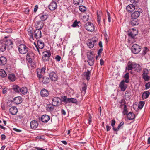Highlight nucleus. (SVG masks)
I'll return each instance as SVG.
<instances>
[{
	"instance_id": "6",
	"label": "nucleus",
	"mask_w": 150,
	"mask_h": 150,
	"mask_svg": "<svg viewBox=\"0 0 150 150\" xmlns=\"http://www.w3.org/2000/svg\"><path fill=\"white\" fill-rule=\"evenodd\" d=\"M34 45L36 48V50L40 54L39 49H42L44 46V44L43 41L41 40H38L37 42V45L34 43Z\"/></svg>"
},
{
	"instance_id": "43",
	"label": "nucleus",
	"mask_w": 150,
	"mask_h": 150,
	"mask_svg": "<svg viewBox=\"0 0 150 150\" xmlns=\"http://www.w3.org/2000/svg\"><path fill=\"white\" fill-rule=\"evenodd\" d=\"M27 33L30 36V38L33 40H34V37L33 36V32L30 29H28L27 30Z\"/></svg>"
},
{
	"instance_id": "28",
	"label": "nucleus",
	"mask_w": 150,
	"mask_h": 150,
	"mask_svg": "<svg viewBox=\"0 0 150 150\" xmlns=\"http://www.w3.org/2000/svg\"><path fill=\"white\" fill-rule=\"evenodd\" d=\"M42 79L41 81L44 84H47L50 82V79L48 77L44 76L42 77Z\"/></svg>"
},
{
	"instance_id": "26",
	"label": "nucleus",
	"mask_w": 150,
	"mask_h": 150,
	"mask_svg": "<svg viewBox=\"0 0 150 150\" xmlns=\"http://www.w3.org/2000/svg\"><path fill=\"white\" fill-rule=\"evenodd\" d=\"M8 78L11 81H14L16 80V77L13 73H11L8 74Z\"/></svg>"
},
{
	"instance_id": "61",
	"label": "nucleus",
	"mask_w": 150,
	"mask_h": 150,
	"mask_svg": "<svg viewBox=\"0 0 150 150\" xmlns=\"http://www.w3.org/2000/svg\"><path fill=\"white\" fill-rule=\"evenodd\" d=\"M103 50L102 48H100L99 49L98 52V56L100 55L102 53V51Z\"/></svg>"
},
{
	"instance_id": "45",
	"label": "nucleus",
	"mask_w": 150,
	"mask_h": 150,
	"mask_svg": "<svg viewBox=\"0 0 150 150\" xmlns=\"http://www.w3.org/2000/svg\"><path fill=\"white\" fill-rule=\"evenodd\" d=\"M142 78L145 81H148L150 80V77L148 75H142Z\"/></svg>"
},
{
	"instance_id": "51",
	"label": "nucleus",
	"mask_w": 150,
	"mask_h": 150,
	"mask_svg": "<svg viewBox=\"0 0 150 150\" xmlns=\"http://www.w3.org/2000/svg\"><path fill=\"white\" fill-rule=\"evenodd\" d=\"M87 85L86 84L83 83V84L82 88V91H84V92H86V91L87 88Z\"/></svg>"
},
{
	"instance_id": "25",
	"label": "nucleus",
	"mask_w": 150,
	"mask_h": 150,
	"mask_svg": "<svg viewBox=\"0 0 150 150\" xmlns=\"http://www.w3.org/2000/svg\"><path fill=\"white\" fill-rule=\"evenodd\" d=\"M139 24L138 19L131 18L130 20V24L133 25L135 26Z\"/></svg>"
},
{
	"instance_id": "13",
	"label": "nucleus",
	"mask_w": 150,
	"mask_h": 150,
	"mask_svg": "<svg viewBox=\"0 0 150 150\" xmlns=\"http://www.w3.org/2000/svg\"><path fill=\"white\" fill-rule=\"evenodd\" d=\"M35 28H37V29L40 30L43 28L44 23L42 21H38L35 23Z\"/></svg>"
},
{
	"instance_id": "22",
	"label": "nucleus",
	"mask_w": 150,
	"mask_h": 150,
	"mask_svg": "<svg viewBox=\"0 0 150 150\" xmlns=\"http://www.w3.org/2000/svg\"><path fill=\"white\" fill-rule=\"evenodd\" d=\"M119 87L120 88L121 90L124 91L127 88V85L123 83V81H121L119 84Z\"/></svg>"
},
{
	"instance_id": "14",
	"label": "nucleus",
	"mask_w": 150,
	"mask_h": 150,
	"mask_svg": "<svg viewBox=\"0 0 150 150\" xmlns=\"http://www.w3.org/2000/svg\"><path fill=\"white\" fill-rule=\"evenodd\" d=\"M57 4L56 2L52 1L48 6L49 9L51 11L54 10L57 8Z\"/></svg>"
},
{
	"instance_id": "24",
	"label": "nucleus",
	"mask_w": 150,
	"mask_h": 150,
	"mask_svg": "<svg viewBox=\"0 0 150 150\" xmlns=\"http://www.w3.org/2000/svg\"><path fill=\"white\" fill-rule=\"evenodd\" d=\"M7 62L6 58L2 56L0 57V65H4Z\"/></svg>"
},
{
	"instance_id": "56",
	"label": "nucleus",
	"mask_w": 150,
	"mask_h": 150,
	"mask_svg": "<svg viewBox=\"0 0 150 150\" xmlns=\"http://www.w3.org/2000/svg\"><path fill=\"white\" fill-rule=\"evenodd\" d=\"M97 17H100L101 18V16L102 15V13L101 11H97Z\"/></svg>"
},
{
	"instance_id": "20",
	"label": "nucleus",
	"mask_w": 150,
	"mask_h": 150,
	"mask_svg": "<svg viewBox=\"0 0 150 150\" xmlns=\"http://www.w3.org/2000/svg\"><path fill=\"white\" fill-rule=\"evenodd\" d=\"M126 8L128 12H132L135 9V6L133 4H130L127 6Z\"/></svg>"
},
{
	"instance_id": "2",
	"label": "nucleus",
	"mask_w": 150,
	"mask_h": 150,
	"mask_svg": "<svg viewBox=\"0 0 150 150\" xmlns=\"http://www.w3.org/2000/svg\"><path fill=\"white\" fill-rule=\"evenodd\" d=\"M88 60L87 61L90 66L93 65L94 62V56L91 52H88L87 54Z\"/></svg>"
},
{
	"instance_id": "5",
	"label": "nucleus",
	"mask_w": 150,
	"mask_h": 150,
	"mask_svg": "<svg viewBox=\"0 0 150 150\" xmlns=\"http://www.w3.org/2000/svg\"><path fill=\"white\" fill-rule=\"evenodd\" d=\"M141 47L137 44H134L131 47L132 52L134 54H138L141 50Z\"/></svg>"
},
{
	"instance_id": "59",
	"label": "nucleus",
	"mask_w": 150,
	"mask_h": 150,
	"mask_svg": "<svg viewBox=\"0 0 150 150\" xmlns=\"http://www.w3.org/2000/svg\"><path fill=\"white\" fill-rule=\"evenodd\" d=\"M45 68L44 67H42L40 70V72L44 74L45 73Z\"/></svg>"
},
{
	"instance_id": "36",
	"label": "nucleus",
	"mask_w": 150,
	"mask_h": 150,
	"mask_svg": "<svg viewBox=\"0 0 150 150\" xmlns=\"http://www.w3.org/2000/svg\"><path fill=\"white\" fill-rule=\"evenodd\" d=\"M53 105L52 104H49L47 105L46 107L47 110L48 111H51L53 110L54 107Z\"/></svg>"
},
{
	"instance_id": "9",
	"label": "nucleus",
	"mask_w": 150,
	"mask_h": 150,
	"mask_svg": "<svg viewBox=\"0 0 150 150\" xmlns=\"http://www.w3.org/2000/svg\"><path fill=\"white\" fill-rule=\"evenodd\" d=\"M61 100L60 98L58 97H54L52 100V104L55 106H58L61 103Z\"/></svg>"
},
{
	"instance_id": "37",
	"label": "nucleus",
	"mask_w": 150,
	"mask_h": 150,
	"mask_svg": "<svg viewBox=\"0 0 150 150\" xmlns=\"http://www.w3.org/2000/svg\"><path fill=\"white\" fill-rule=\"evenodd\" d=\"M80 23V21H77V20H76L71 25V26L73 27H79V26L78 24Z\"/></svg>"
},
{
	"instance_id": "21",
	"label": "nucleus",
	"mask_w": 150,
	"mask_h": 150,
	"mask_svg": "<svg viewBox=\"0 0 150 150\" xmlns=\"http://www.w3.org/2000/svg\"><path fill=\"white\" fill-rule=\"evenodd\" d=\"M43 55L42 56L43 59H48L50 56L51 53L49 51H47L43 52Z\"/></svg>"
},
{
	"instance_id": "35",
	"label": "nucleus",
	"mask_w": 150,
	"mask_h": 150,
	"mask_svg": "<svg viewBox=\"0 0 150 150\" xmlns=\"http://www.w3.org/2000/svg\"><path fill=\"white\" fill-rule=\"evenodd\" d=\"M133 64L132 62H129L127 64V67L126 68V69L128 71L132 70L133 69Z\"/></svg>"
},
{
	"instance_id": "29",
	"label": "nucleus",
	"mask_w": 150,
	"mask_h": 150,
	"mask_svg": "<svg viewBox=\"0 0 150 150\" xmlns=\"http://www.w3.org/2000/svg\"><path fill=\"white\" fill-rule=\"evenodd\" d=\"M139 16V12L135 11L131 15V17L132 18L137 19Z\"/></svg>"
},
{
	"instance_id": "4",
	"label": "nucleus",
	"mask_w": 150,
	"mask_h": 150,
	"mask_svg": "<svg viewBox=\"0 0 150 150\" xmlns=\"http://www.w3.org/2000/svg\"><path fill=\"white\" fill-rule=\"evenodd\" d=\"M7 37L6 36L5 38L2 40L3 42L6 46V47H7L9 49H11L13 47V43L12 41L10 39H7Z\"/></svg>"
},
{
	"instance_id": "30",
	"label": "nucleus",
	"mask_w": 150,
	"mask_h": 150,
	"mask_svg": "<svg viewBox=\"0 0 150 150\" xmlns=\"http://www.w3.org/2000/svg\"><path fill=\"white\" fill-rule=\"evenodd\" d=\"M41 21H42V22L46 20L48 18V15L45 14H40L39 15Z\"/></svg>"
},
{
	"instance_id": "63",
	"label": "nucleus",
	"mask_w": 150,
	"mask_h": 150,
	"mask_svg": "<svg viewBox=\"0 0 150 150\" xmlns=\"http://www.w3.org/2000/svg\"><path fill=\"white\" fill-rule=\"evenodd\" d=\"M124 124V122L123 121L121 122L117 127L119 129Z\"/></svg>"
},
{
	"instance_id": "49",
	"label": "nucleus",
	"mask_w": 150,
	"mask_h": 150,
	"mask_svg": "<svg viewBox=\"0 0 150 150\" xmlns=\"http://www.w3.org/2000/svg\"><path fill=\"white\" fill-rule=\"evenodd\" d=\"M144 104L143 101H140L138 107L140 109H142Z\"/></svg>"
},
{
	"instance_id": "33",
	"label": "nucleus",
	"mask_w": 150,
	"mask_h": 150,
	"mask_svg": "<svg viewBox=\"0 0 150 150\" xmlns=\"http://www.w3.org/2000/svg\"><path fill=\"white\" fill-rule=\"evenodd\" d=\"M13 91L16 93H18L20 92V88L17 85H14L13 86Z\"/></svg>"
},
{
	"instance_id": "16",
	"label": "nucleus",
	"mask_w": 150,
	"mask_h": 150,
	"mask_svg": "<svg viewBox=\"0 0 150 150\" xmlns=\"http://www.w3.org/2000/svg\"><path fill=\"white\" fill-rule=\"evenodd\" d=\"M48 91L44 88L42 89L40 92L41 96L43 97H47L49 95Z\"/></svg>"
},
{
	"instance_id": "3",
	"label": "nucleus",
	"mask_w": 150,
	"mask_h": 150,
	"mask_svg": "<svg viewBox=\"0 0 150 150\" xmlns=\"http://www.w3.org/2000/svg\"><path fill=\"white\" fill-rule=\"evenodd\" d=\"M35 55L31 50L27 53L26 59L28 63H31L33 62L34 59Z\"/></svg>"
},
{
	"instance_id": "12",
	"label": "nucleus",
	"mask_w": 150,
	"mask_h": 150,
	"mask_svg": "<svg viewBox=\"0 0 150 150\" xmlns=\"http://www.w3.org/2000/svg\"><path fill=\"white\" fill-rule=\"evenodd\" d=\"M33 35L34 38L36 39L40 38L42 36L41 30L39 29L35 30L34 32Z\"/></svg>"
},
{
	"instance_id": "18",
	"label": "nucleus",
	"mask_w": 150,
	"mask_h": 150,
	"mask_svg": "<svg viewBox=\"0 0 150 150\" xmlns=\"http://www.w3.org/2000/svg\"><path fill=\"white\" fill-rule=\"evenodd\" d=\"M38 122L35 120H33L30 122V126L31 128L33 129H35L38 126Z\"/></svg>"
},
{
	"instance_id": "34",
	"label": "nucleus",
	"mask_w": 150,
	"mask_h": 150,
	"mask_svg": "<svg viewBox=\"0 0 150 150\" xmlns=\"http://www.w3.org/2000/svg\"><path fill=\"white\" fill-rule=\"evenodd\" d=\"M91 74V72L88 70H87L86 72L84 73V76L85 77L86 79L88 81L90 79V75Z\"/></svg>"
},
{
	"instance_id": "47",
	"label": "nucleus",
	"mask_w": 150,
	"mask_h": 150,
	"mask_svg": "<svg viewBox=\"0 0 150 150\" xmlns=\"http://www.w3.org/2000/svg\"><path fill=\"white\" fill-rule=\"evenodd\" d=\"M128 111L127 110V108L126 105H124V110L123 111V114L124 115H127V114Z\"/></svg>"
},
{
	"instance_id": "44",
	"label": "nucleus",
	"mask_w": 150,
	"mask_h": 150,
	"mask_svg": "<svg viewBox=\"0 0 150 150\" xmlns=\"http://www.w3.org/2000/svg\"><path fill=\"white\" fill-rule=\"evenodd\" d=\"M149 74V71L148 69L144 68L143 70L142 75H147Z\"/></svg>"
},
{
	"instance_id": "62",
	"label": "nucleus",
	"mask_w": 150,
	"mask_h": 150,
	"mask_svg": "<svg viewBox=\"0 0 150 150\" xmlns=\"http://www.w3.org/2000/svg\"><path fill=\"white\" fill-rule=\"evenodd\" d=\"M124 77L125 79H129V73H127L124 75Z\"/></svg>"
},
{
	"instance_id": "23",
	"label": "nucleus",
	"mask_w": 150,
	"mask_h": 150,
	"mask_svg": "<svg viewBox=\"0 0 150 150\" xmlns=\"http://www.w3.org/2000/svg\"><path fill=\"white\" fill-rule=\"evenodd\" d=\"M13 101L14 103L16 104H18L21 103L22 101V99L20 96H18L15 97L13 99Z\"/></svg>"
},
{
	"instance_id": "31",
	"label": "nucleus",
	"mask_w": 150,
	"mask_h": 150,
	"mask_svg": "<svg viewBox=\"0 0 150 150\" xmlns=\"http://www.w3.org/2000/svg\"><path fill=\"white\" fill-rule=\"evenodd\" d=\"M150 93V92L148 91L144 92L142 95V98L143 99H146L149 96Z\"/></svg>"
},
{
	"instance_id": "19",
	"label": "nucleus",
	"mask_w": 150,
	"mask_h": 150,
	"mask_svg": "<svg viewBox=\"0 0 150 150\" xmlns=\"http://www.w3.org/2000/svg\"><path fill=\"white\" fill-rule=\"evenodd\" d=\"M6 48V46L2 40L0 41V52L5 51Z\"/></svg>"
},
{
	"instance_id": "58",
	"label": "nucleus",
	"mask_w": 150,
	"mask_h": 150,
	"mask_svg": "<svg viewBox=\"0 0 150 150\" xmlns=\"http://www.w3.org/2000/svg\"><path fill=\"white\" fill-rule=\"evenodd\" d=\"M139 0H130V2L132 3L136 4L139 2Z\"/></svg>"
},
{
	"instance_id": "48",
	"label": "nucleus",
	"mask_w": 150,
	"mask_h": 150,
	"mask_svg": "<svg viewBox=\"0 0 150 150\" xmlns=\"http://www.w3.org/2000/svg\"><path fill=\"white\" fill-rule=\"evenodd\" d=\"M148 51V49L147 47H145L142 52V56H144Z\"/></svg>"
},
{
	"instance_id": "64",
	"label": "nucleus",
	"mask_w": 150,
	"mask_h": 150,
	"mask_svg": "<svg viewBox=\"0 0 150 150\" xmlns=\"http://www.w3.org/2000/svg\"><path fill=\"white\" fill-rule=\"evenodd\" d=\"M6 138V136L4 134H2L1 135V139L2 140H4Z\"/></svg>"
},
{
	"instance_id": "8",
	"label": "nucleus",
	"mask_w": 150,
	"mask_h": 150,
	"mask_svg": "<svg viewBox=\"0 0 150 150\" xmlns=\"http://www.w3.org/2000/svg\"><path fill=\"white\" fill-rule=\"evenodd\" d=\"M85 28L89 31L92 32L95 29L94 25L90 22H87L85 25Z\"/></svg>"
},
{
	"instance_id": "41",
	"label": "nucleus",
	"mask_w": 150,
	"mask_h": 150,
	"mask_svg": "<svg viewBox=\"0 0 150 150\" xmlns=\"http://www.w3.org/2000/svg\"><path fill=\"white\" fill-rule=\"evenodd\" d=\"M69 99L66 96H61L62 101L65 103H68Z\"/></svg>"
},
{
	"instance_id": "17",
	"label": "nucleus",
	"mask_w": 150,
	"mask_h": 150,
	"mask_svg": "<svg viewBox=\"0 0 150 150\" xmlns=\"http://www.w3.org/2000/svg\"><path fill=\"white\" fill-rule=\"evenodd\" d=\"M9 112L11 114L13 115H15L18 112V110L16 107L12 106L10 108Z\"/></svg>"
},
{
	"instance_id": "27",
	"label": "nucleus",
	"mask_w": 150,
	"mask_h": 150,
	"mask_svg": "<svg viewBox=\"0 0 150 150\" xmlns=\"http://www.w3.org/2000/svg\"><path fill=\"white\" fill-rule=\"evenodd\" d=\"M127 117L129 120H132L135 118V115L133 113L130 112L127 115Z\"/></svg>"
},
{
	"instance_id": "11",
	"label": "nucleus",
	"mask_w": 150,
	"mask_h": 150,
	"mask_svg": "<svg viewBox=\"0 0 150 150\" xmlns=\"http://www.w3.org/2000/svg\"><path fill=\"white\" fill-rule=\"evenodd\" d=\"M49 76L51 80L53 81H56L58 79L57 74L54 71L51 72L49 74Z\"/></svg>"
},
{
	"instance_id": "1",
	"label": "nucleus",
	"mask_w": 150,
	"mask_h": 150,
	"mask_svg": "<svg viewBox=\"0 0 150 150\" xmlns=\"http://www.w3.org/2000/svg\"><path fill=\"white\" fill-rule=\"evenodd\" d=\"M19 52L22 54H25L28 53L31 50L26 46L23 44H21L18 47Z\"/></svg>"
},
{
	"instance_id": "7",
	"label": "nucleus",
	"mask_w": 150,
	"mask_h": 150,
	"mask_svg": "<svg viewBox=\"0 0 150 150\" xmlns=\"http://www.w3.org/2000/svg\"><path fill=\"white\" fill-rule=\"evenodd\" d=\"M97 40L96 37H93L89 39L87 42V46L90 48H92L94 46L95 43L97 41Z\"/></svg>"
},
{
	"instance_id": "32",
	"label": "nucleus",
	"mask_w": 150,
	"mask_h": 150,
	"mask_svg": "<svg viewBox=\"0 0 150 150\" xmlns=\"http://www.w3.org/2000/svg\"><path fill=\"white\" fill-rule=\"evenodd\" d=\"M28 92V90L26 87H23L21 88H20V92H21L23 94H25Z\"/></svg>"
},
{
	"instance_id": "50",
	"label": "nucleus",
	"mask_w": 150,
	"mask_h": 150,
	"mask_svg": "<svg viewBox=\"0 0 150 150\" xmlns=\"http://www.w3.org/2000/svg\"><path fill=\"white\" fill-rule=\"evenodd\" d=\"M38 77L39 78V80H40L42 77V76L43 75V74L40 71H38L37 72Z\"/></svg>"
},
{
	"instance_id": "40",
	"label": "nucleus",
	"mask_w": 150,
	"mask_h": 150,
	"mask_svg": "<svg viewBox=\"0 0 150 150\" xmlns=\"http://www.w3.org/2000/svg\"><path fill=\"white\" fill-rule=\"evenodd\" d=\"M130 93L127 91H126L125 95V99L126 100H128L130 99Z\"/></svg>"
},
{
	"instance_id": "53",
	"label": "nucleus",
	"mask_w": 150,
	"mask_h": 150,
	"mask_svg": "<svg viewBox=\"0 0 150 150\" xmlns=\"http://www.w3.org/2000/svg\"><path fill=\"white\" fill-rule=\"evenodd\" d=\"M146 89H148L150 88V82L147 83L145 85Z\"/></svg>"
},
{
	"instance_id": "15",
	"label": "nucleus",
	"mask_w": 150,
	"mask_h": 150,
	"mask_svg": "<svg viewBox=\"0 0 150 150\" xmlns=\"http://www.w3.org/2000/svg\"><path fill=\"white\" fill-rule=\"evenodd\" d=\"M50 119V117L49 116L47 115H44L42 116L41 118V120L43 122L46 123Z\"/></svg>"
},
{
	"instance_id": "60",
	"label": "nucleus",
	"mask_w": 150,
	"mask_h": 150,
	"mask_svg": "<svg viewBox=\"0 0 150 150\" xmlns=\"http://www.w3.org/2000/svg\"><path fill=\"white\" fill-rule=\"evenodd\" d=\"M115 123L116 122L115 120L114 119L112 120V122L111 124V126L112 127H114V125H115Z\"/></svg>"
},
{
	"instance_id": "42",
	"label": "nucleus",
	"mask_w": 150,
	"mask_h": 150,
	"mask_svg": "<svg viewBox=\"0 0 150 150\" xmlns=\"http://www.w3.org/2000/svg\"><path fill=\"white\" fill-rule=\"evenodd\" d=\"M78 102L77 100L74 98H71L69 99L68 103H76Z\"/></svg>"
},
{
	"instance_id": "39",
	"label": "nucleus",
	"mask_w": 150,
	"mask_h": 150,
	"mask_svg": "<svg viewBox=\"0 0 150 150\" xmlns=\"http://www.w3.org/2000/svg\"><path fill=\"white\" fill-rule=\"evenodd\" d=\"M6 76L7 74L4 70L1 69L0 70V76L4 78L6 77Z\"/></svg>"
},
{
	"instance_id": "38",
	"label": "nucleus",
	"mask_w": 150,
	"mask_h": 150,
	"mask_svg": "<svg viewBox=\"0 0 150 150\" xmlns=\"http://www.w3.org/2000/svg\"><path fill=\"white\" fill-rule=\"evenodd\" d=\"M73 3L75 5H81L83 3V0H73Z\"/></svg>"
},
{
	"instance_id": "46",
	"label": "nucleus",
	"mask_w": 150,
	"mask_h": 150,
	"mask_svg": "<svg viewBox=\"0 0 150 150\" xmlns=\"http://www.w3.org/2000/svg\"><path fill=\"white\" fill-rule=\"evenodd\" d=\"M79 9L82 12H84L86 11V8L84 6H80L79 7Z\"/></svg>"
},
{
	"instance_id": "10",
	"label": "nucleus",
	"mask_w": 150,
	"mask_h": 150,
	"mask_svg": "<svg viewBox=\"0 0 150 150\" xmlns=\"http://www.w3.org/2000/svg\"><path fill=\"white\" fill-rule=\"evenodd\" d=\"M137 34V30L134 28H132L129 30L128 35L129 37L132 38H134Z\"/></svg>"
},
{
	"instance_id": "54",
	"label": "nucleus",
	"mask_w": 150,
	"mask_h": 150,
	"mask_svg": "<svg viewBox=\"0 0 150 150\" xmlns=\"http://www.w3.org/2000/svg\"><path fill=\"white\" fill-rule=\"evenodd\" d=\"M55 59L58 62H59L61 60V57L59 56L58 55H57L55 57Z\"/></svg>"
},
{
	"instance_id": "55",
	"label": "nucleus",
	"mask_w": 150,
	"mask_h": 150,
	"mask_svg": "<svg viewBox=\"0 0 150 150\" xmlns=\"http://www.w3.org/2000/svg\"><path fill=\"white\" fill-rule=\"evenodd\" d=\"M107 15H108V21L109 22H111V17H110V14L109 13L108 11H107Z\"/></svg>"
},
{
	"instance_id": "57",
	"label": "nucleus",
	"mask_w": 150,
	"mask_h": 150,
	"mask_svg": "<svg viewBox=\"0 0 150 150\" xmlns=\"http://www.w3.org/2000/svg\"><path fill=\"white\" fill-rule=\"evenodd\" d=\"M7 88L6 87L4 88H3L2 91V93L4 94L6 93L7 92Z\"/></svg>"
},
{
	"instance_id": "52",
	"label": "nucleus",
	"mask_w": 150,
	"mask_h": 150,
	"mask_svg": "<svg viewBox=\"0 0 150 150\" xmlns=\"http://www.w3.org/2000/svg\"><path fill=\"white\" fill-rule=\"evenodd\" d=\"M120 107L121 108L122 107V106H124V105H126L125 104V101L124 100L122 99L121 100L120 102Z\"/></svg>"
}]
</instances>
